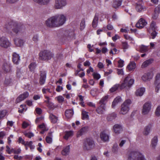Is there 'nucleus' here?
Wrapping results in <instances>:
<instances>
[{
  "mask_svg": "<svg viewBox=\"0 0 160 160\" xmlns=\"http://www.w3.org/2000/svg\"><path fill=\"white\" fill-rule=\"evenodd\" d=\"M24 135L25 136L28 137L29 138H31L32 137L34 136V134L32 132H26L24 133Z\"/></svg>",
  "mask_w": 160,
  "mask_h": 160,
  "instance_id": "nucleus-48",
  "label": "nucleus"
},
{
  "mask_svg": "<svg viewBox=\"0 0 160 160\" xmlns=\"http://www.w3.org/2000/svg\"><path fill=\"white\" fill-rule=\"evenodd\" d=\"M24 72L21 69H18L17 71V77L20 78L23 75Z\"/></svg>",
  "mask_w": 160,
  "mask_h": 160,
  "instance_id": "nucleus-43",
  "label": "nucleus"
},
{
  "mask_svg": "<svg viewBox=\"0 0 160 160\" xmlns=\"http://www.w3.org/2000/svg\"><path fill=\"white\" fill-rule=\"evenodd\" d=\"M116 117V115L114 113H112L108 115L107 117V119L108 121H112L115 119Z\"/></svg>",
  "mask_w": 160,
  "mask_h": 160,
  "instance_id": "nucleus-36",
  "label": "nucleus"
},
{
  "mask_svg": "<svg viewBox=\"0 0 160 160\" xmlns=\"http://www.w3.org/2000/svg\"><path fill=\"white\" fill-rule=\"evenodd\" d=\"M120 86L119 84H116L114 85L110 89V91L111 92H113L116 91L119 87L120 88Z\"/></svg>",
  "mask_w": 160,
  "mask_h": 160,
  "instance_id": "nucleus-40",
  "label": "nucleus"
},
{
  "mask_svg": "<svg viewBox=\"0 0 160 160\" xmlns=\"http://www.w3.org/2000/svg\"><path fill=\"white\" fill-rule=\"evenodd\" d=\"M128 160H140V153L139 152H132L128 155Z\"/></svg>",
  "mask_w": 160,
  "mask_h": 160,
  "instance_id": "nucleus-8",
  "label": "nucleus"
},
{
  "mask_svg": "<svg viewBox=\"0 0 160 160\" xmlns=\"http://www.w3.org/2000/svg\"><path fill=\"white\" fill-rule=\"evenodd\" d=\"M153 32L151 33V36L152 39H154L156 36L157 34V33L156 31H152Z\"/></svg>",
  "mask_w": 160,
  "mask_h": 160,
  "instance_id": "nucleus-55",
  "label": "nucleus"
},
{
  "mask_svg": "<svg viewBox=\"0 0 160 160\" xmlns=\"http://www.w3.org/2000/svg\"><path fill=\"white\" fill-rule=\"evenodd\" d=\"M85 21L84 20H82L80 24V29L81 30H82L85 28Z\"/></svg>",
  "mask_w": 160,
  "mask_h": 160,
  "instance_id": "nucleus-49",
  "label": "nucleus"
},
{
  "mask_svg": "<svg viewBox=\"0 0 160 160\" xmlns=\"http://www.w3.org/2000/svg\"><path fill=\"white\" fill-rule=\"evenodd\" d=\"M46 26L49 27L53 28L58 27L57 22V17L56 16L48 18L46 21Z\"/></svg>",
  "mask_w": 160,
  "mask_h": 160,
  "instance_id": "nucleus-5",
  "label": "nucleus"
},
{
  "mask_svg": "<svg viewBox=\"0 0 160 160\" xmlns=\"http://www.w3.org/2000/svg\"><path fill=\"white\" fill-rule=\"evenodd\" d=\"M150 28L152 31L157 30L158 27L156 26V22L154 21H152L151 24Z\"/></svg>",
  "mask_w": 160,
  "mask_h": 160,
  "instance_id": "nucleus-38",
  "label": "nucleus"
},
{
  "mask_svg": "<svg viewBox=\"0 0 160 160\" xmlns=\"http://www.w3.org/2000/svg\"><path fill=\"white\" fill-rule=\"evenodd\" d=\"M151 108V103L150 102L145 103L143 106V108L142 110V113L144 115L147 114Z\"/></svg>",
  "mask_w": 160,
  "mask_h": 160,
  "instance_id": "nucleus-11",
  "label": "nucleus"
},
{
  "mask_svg": "<svg viewBox=\"0 0 160 160\" xmlns=\"http://www.w3.org/2000/svg\"><path fill=\"white\" fill-rule=\"evenodd\" d=\"M158 142V138L155 136L151 140V147L152 149H154L157 146Z\"/></svg>",
  "mask_w": 160,
  "mask_h": 160,
  "instance_id": "nucleus-24",
  "label": "nucleus"
},
{
  "mask_svg": "<svg viewBox=\"0 0 160 160\" xmlns=\"http://www.w3.org/2000/svg\"><path fill=\"white\" fill-rule=\"evenodd\" d=\"M49 118L51 122L53 123H56L58 121V117L52 114H50L49 115Z\"/></svg>",
  "mask_w": 160,
  "mask_h": 160,
  "instance_id": "nucleus-34",
  "label": "nucleus"
},
{
  "mask_svg": "<svg viewBox=\"0 0 160 160\" xmlns=\"http://www.w3.org/2000/svg\"><path fill=\"white\" fill-rule=\"evenodd\" d=\"M105 110V105L104 104H101L97 109L96 111L99 114H102Z\"/></svg>",
  "mask_w": 160,
  "mask_h": 160,
  "instance_id": "nucleus-29",
  "label": "nucleus"
},
{
  "mask_svg": "<svg viewBox=\"0 0 160 160\" xmlns=\"http://www.w3.org/2000/svg\"><path fill=\"white\" fill-rule=\"evenodd\" d=\"M93 75L94 78L96 79H98L100 78V76L99 74L94 72L93 74Z\"/></svg>",
  "mask_w": 160,
  "mask_h": 160,
  "instance_id": "nucleus-54",
  "label": "nucleus"
},
{
  "mask_svg": "<svg viewBox=\"0 0 160 160\" xmlns=\"http://www.w3.org/2000/svg\"><path fill=\"white\" fill-rule=\"evenodd\" d=\"M15 25H14L13 26L12 30L14 33L17 34L21 30L22 26L16 22H15Z\"/></svg>",
  "mask_w": 160,
  "mask_h": 160,
  "instance_id": "nucleus-15",
  "label": "nucleus"
},
{
  "mask_svg": "<svg viewBox=\"0 0 160 160\" xmlns=\"http://www.w3.org/2000/svg\"><path fill=\"white\" fill-rule=\"evenodd\" d=\"M19 143H21L26 146V142L21 137H19L18 139Z\"/></svg>",
  "mask_w": 160,
  "mask_h": 160,
  "instance_id": "nucleus-53",
  "label": "nucleus"
},
{
  "mask_svg": "<svg viewBox=\"0 0 160 160\" xmlns=\"http://www.w3.org/2000/svg\"><path fill=\"white\" fill-rule=\"evenodd\" d=\"M108 98V95L105 96L103 97L100 100L99 103L101 104H104L105 105V102L107 101Z\"/></svg>",
  "mask_w": 160,
  "mask_h": 160,
  "instance_id": "nucleus-41",
  "label": "nucleus"
},
{
  "mask_svg": "<svg viewBox=\"0 0 160 160\" xmlns=\"http://www.w3.org/2000/svg\"><path fill=\"white\" fill-rule=\"evenodd\" d=\"M100 137L103 142H108L109 140V135L106 131H103L100 134Z\"/></svg>",
  "mask_w": 160,
  "mask_h": 160,
  "instance_id": "nucleus-13",
  "label": "nucleus"
},
{
  "mask_svg": "<svg viewBox=\"0 0 160 160\" xmlns=\"http://www.w3.org/2000/svg\"><path fill=\"white\" fill-rule=\"evenodd\" d=\"M136 68V63L134 62H131L128 65L127 68L129 71L133 70Z\"/></svg>",
  "mask_w": 160,
  "mask_h": 160,
  "instance_id": "nucleus-27",
  "label": "nucleus"
},
{
  "mask_svg": "<svg viewBox=\"0 0 160 160\" xmlns=\"http://www.w3.org/2000/svg\"><path fill=\"white\" fill-rule=\"evenodd\" d=\"M15 44L18 47H22L24 44V42L22 39L16 38L14 39Z\"/></svg>",
  "mask_w": 160,
  "mask_h": 160,
  "instance_id": "nucleus-22",
  "label": "nucleus"
},
{
  "mask_svg": "<svg viewBox=\"0 0 160 160\" xmlns=\"http://www.w3.org/2000/svg\"><path fill=\"white\" fill-rule=\"evenodd\" d=\"M6 113L7 112L6 110H3L0 111V120L2 119L6 116Z\"/></svg>",
  "mask_w": 160,
  "mask_h": 160,
  "instance_id": "nucleus-45",
  "label": "nucleus"
},
{
  "mask_svg": "<svg viewBox=\"0 0 160 160\" xmlns=\"http://www.w3.org/2000/svg\"><path fill=\"white\" fill-rule=\"evenodd\" d=\"M131 103L132 101L130 99L126 100L121 105L120 113L122 114L127 113L129 110V106Z\"/></svg>",
  "mask_w": 160,
  "mask_h": 160,
  "instance_id": "nucleus-4",
  "label": "nucleus"
},
{
  "mask_svg": "<svg viewBox=\"0 0 160 160\" xmlns=\"http://www.w3.org/2000/svg\"><path fill=\"white\" fill-rule=\"evenodd\" d=\"M14 81V78L13 76L7 77L5 79L4 84L6 86L11 85L13 83Z\"/></svg>",
  "mask_w": 160,
  "mask_h": 160,
  "instance_id": "nucleus-14",
  "label": "nucleus"
},
{
  "mask_svg": "<svg viewBox=\"0 0 160 160\" xmlns=\"http://www.w3.org/2000/svg\"><path fill=\"white\" fill-rule=\"evenodd\" d=\"M145 74L147 75L148 80H150L152 78L153 74L152 72H148L147 73Z\"/></svg>",
  "mask_w": 160,
  "mask_h": 160,
  "instance_id": "nucleus-50",
  "label": "nucleus"
},
{
  "mask_svg": "<svg viewBox=\"0 0 160 160\" xmlns=\"http://www.w3.org/2000/svg\"><path fill=\"white\" fill-rule=\"evenodd\" d=\"M117 73L118 75H123L124 74V72L122 69H117Z\"/></svg>",
  "mask_w": 160,
  "mask_h": 160,
  "instance_id": "nucleus-58",
  "label": "nucleus"
},
{
  "mask_svg": "<svg viewBox=\"0 0 160 160\" xmlns=\"http://www.w3.org/2000/svg\"><path fill=\"white\" fill-rule=\"evenodd\" d=\"M147 24V22L144 19L141 18V29L144 28Z\"/></svg>",
  "mask_w": 160,
  "mask_h": 160,
  "instance_id": "nucleus-42",
  "label": "nucleus"
},
{
  "mask_svg": "<svg viewBox=\"0 0 160 160\" xmlns=\"http://www.w3.org/2000/svg\"><path fill=\"white\" fill-rule=\"evenodd\" d=\"M24 105H20V107L22 108L21 109H19L18 110V112L20 113H22L24 111H26V109L23 108Z\"/></svg>",
  "mask_w": 160,
  "mask_h": 160,
  "instance_id": "nucleus-59",
  "label": "nucleus"
},
{
  "mask_svg": "<svg viewBox=\"0 0 160 160\" xmlns=\"http://www.w3.org/2000/svg\"><path fill=\"white\" fill-rule=\"evenodd\" d=\"M118 67L119 68H122L123 66L124 62L122 60H120L118 61Z\"/></svg>",
  "mask_w": 160,
  "mask_h": 160,
  "instance_id": "nucleus-57",
  "label": "nucleus"
},
{
  "mask_svg": "<svg viewBox=\"0 0 160 160\" xmlns=\"http://www.w3.org/2000/svg\"><path fill=\"white\" fill-rule=\"evenodd\" d=\"M33 40L35 42H37L38 40V36L36 35L33 36L32 38Z\"/></svg>",
  "mask_w": 160,
  "mask_h": 160,
  "instance_id": "nucleus-61",
  "label": "nucleus"
},
{
  "mask_svg": "<svg viewBox=\"0 0 160 160\" xmlns=\"http://www.w3.org/2000/svg\"><path fill=\"white\" fill-rule=\"evenodd\" d=\"M67 4L66 0H55L54 7L56 9H60Z\"/></svg>",
  "mask_w": 160,
  "mask_h": 160,
  "instance_id": "nucleus-9",
  "label": "nucleus"
},
{
  "mask_svg": "<svg viewBox=\"0 0 160 160\" xmlns=\"http://www.w3.org/2000/svg\"><path fill=\"white\" fill-rule=\"evenodd\" d=\"M118 147L117 144H114L112 147V151L114 153L117 152L118 150Z\"/></svg>",
  "mask_w": 160,
  "mask_h": 160,
  "instance_id": "nucleus-44",
  "label": "nucleus"
},
{
  "mask_svg": "<svg viewBox=\"0 0 160 160\" xmlns=\"http://www.w3.org/2000/svg\"><path fill=\"white\" fill-rule=\"evenodd\" d=\"M57 17V22L58 27L63 25L66 20V16L63 14H61L55 15Z\"/></svg>",
  "mask_w": 160,
  "mask_h": 160,
  "instance_id": "nucleus-6",
  "label": "nucleus"
},
{
  "mask_svg": "<svg viewBox=\"0 0 160 160\" xmlns=\"http://www.w3.org/2000/svg\"><path fill=\"white\" fill-rule=\"evenodd\" d=\"M151 126L150 125H149L146 126L143 132V134L145 135H147L150 133L151 129Z\"/></svg>",
  "mask_w": 160,
  "mask_h": 160,
  "instance_id": "nucleus-31",
  "label": "nucleus"
},
{
  "mask_svg": "<svg viewBox=\"0 0 160 160\" xmlns=\"http://www.w3.org/2000/svg\"><path fill=\"white\" fill-rule=\"evenodd\" d=\"M134 80L129 76L126 77L124 81L120 85V89H122L125 88L129 89L134 83Z\"/></svg>",
  "mask_w": 160,
  "mask_h": 160,
  "instance_id": "nucleus-3",
  "label": "nucleus"
},
{
  "mask_svg": "<svg viewBox=\"0 0 160 160\" xmlns=\"http://www.w3.org/2000/svg\"><path fill=\"white\" fill-rule=\"evenodd\" d=\"M122 45L123 48L124 50L128 49L129 47V45L126 42H122Z\"/></svg>",
  "mask_w": 160,
  "mask_h": 160,
  "instance_id": "nucleus-47",
  "label": "nucleus"
},
{
  "mask_svg": "<svg viewBox=\"0 0 160 160\" xmlns=\"http://www.w3.org/2000/svg\"><path fill=\"white\" fill-rule=\"evenodd\" d=\"M4 72L5 73L11 71V67L9 63L4 62L2 67Z\"/></svg>",
  "mask_w": 160,
  "mask_h": 160,
  "instance_id": "nucleus-17",
  "label": "nucleus"
},
{
  "mask_svg": "<svg viewBox=\"0 0 160 160\" xmlns=\"http://www.w3.org/2000/svg\"><path fill=\"white\" fill-rule=\"evenodd\" d=\"M148 50V47L147 46L142 45L141 46V52H144L147 51Z\"/></svg>",
  "mask_w": 160,
  "mask_h": 160,
  "instance_id": "nucleus-46",
  "label": "nucleus"
},
{
  "mask_svg": "<svg viewBox=\"0 0 160 160\" xmlns=\"http://www.w3.org/2000/svg\"><path fill=\"white\" fill-rule=\"evenodd\" d=\"M73 111L72 109L67 110L65 111V115L68 118H71L73 114Z\"/></svg>",
  "mask_w": 160,
  "mask_h": 160,
  "instance_id": "nucleus-28",
  "label": "nucleus"
},
{
  "mask_svg": "<svg viewBox=\"0 0 160 160\" xmlns=\"http://www.w3.org/2000/svg\"><path fill=\"white\" fill-rule=\"evenodd\" d=\"M153 61L152 59H149L145 61L142 64L141 67L142 68H145L147 67L151 63H152Z\"/></svg>",
  "mask_w": 160,
  "mask_h": 160,
  "instance_id": "nucleus-30",
  "label": "nucleus"
},
{
  "mask_svg": "<svg viewBox=\"0 0 160 160\" xmlns=\"http://www.w3.org/2000/svg\"><path fill=\"white\" fill-rule=\"evenodd\" d=\"M54 56V54L48 50L41 51L39 53V58L42 60H46L51 59Z\"/></svg>",
  "mask_w": 160,
  "mask_h": 160,
  "instance_id": "nucleus-1",
  "label": "nucleus"
},
{
  "mask_svg": "<svg viewBox=\"0 0 160 160\" xmlns=\"http://www.w3.org/2000/svg\"><path fill=\"white\" fill-rule=\"evenodd\" d=\"M59 103L62 102L64 101V98L61 96H59L57 97Z\"/></svg>",
  "mask_w": 160,
  "mask_h": 160,
  "instance_id": "nucleus-56",
  "label": "nucleus"
},
{
  "mask_svg": "<svg viewBox=\"0 0 160 160\" xmlns=\"http://www.w3.org/2000/svg\"><path fill=\"white\" fill-rule=\"evenodd\" d=\"M121 101V97L120 96H118L114 99L113 100V103H114L115 102L118 103V102H120Z\"/></svg>",
  "mask_w": 160,
  "mask_h": 160,
  "instance_id": "nucleus-52",
  "label": "nucleus"
},
{
  "mask_svg": "<svg viewBox=\"0 0 160 160\" xmlns=\"http://www.w3.org/2000/svg\"><path fill=\"white\" fill-rule=\"evenodd\" d=\"M62 87L60 86H58L56 88V91L58 92H60L62 90Z\"/></svg>",
  "mask_w": 160,
  "mask_h": 160,
  "instance_id": "nucleus-64",
  "label": "nucleus"
},
{
  "mask_svg": "<svg viewBox=\"0 0 160 160\" xmlns=\"http://www.w3.org/2000/svg\"><path fill=\"white\" fill-rule=\"evenodd\" d=\"M155 114L158 116H160V106L157 107L155 111Z\"/></svg>",
  "mask_w": 160,
  "mask_h": 160,
  "instance_id": "nucleus-51",
  "label": "nucleus"
},
{
  "mask_svg": "<svg viewBox=\"0 0 160 160\" xmlns=\"http://www.w3.org/2000/svg\"><path fill=\"white\" fill-rule=\"evenodd\" d=\"M11 43L8 38L4 37L0 38V46L7 48L11 46Z\"/></svg>",
  "mask_w": 160,
  "mask_h": 160,
  "instance_id": "nucleus-7",
  "label": "nucleus"
},
{
  "mask_svg": "<svg viewBox=\"0 0 160 160\" xmlns=\"http://www.w3.org/2000/svg\"><path fill=\"white\" fill-rule=\"evenodd\" d=\"M73 135V132L72 131H70L68 132H65V135L64 137V138L67 140L68 138L72 136Z\"/></svg>",
  "mask_w": 160,
  "mask_h": 160,
  "instance_id": "nucleus-37",
  "label": "nucleus"
},
{
  "mask_svg": "<svg viewBox=\"0 0 160 160\" xmlns=\"http://www.w3.org/2000/svg\"><path fill=\"white\" fill-rule=\"evenodd\" d=\"M35 2L40 5H45L49 3L50 0H32Z\"/></svg>",
  "mask_w": 160,
  "mask_h": 160,
  "instance_id": "nucleus-23",
  "label": "nucleus"
},
{
  "mask_svg": "<svg viewBox=\"0 0 160 160\" xmlns=\"http://www.w3.org/2000/svg\"><path fill=\"white\" fill-rule=\"evenodd\" d=\"M42 92L43 93H46L48 92H50V89L49 88H43L42 89Z\"/></svg>",
  "mask_w": 160,
  "mask_h": 160,
  "instance_id": "nucleus-60",
  "label": "nucleus"
},
{
  "mask_svg": "<svg viewBox=\"0 0 160 160\" xmlns=\"http://www.w3.org/2000/svg\"><path fill=\"white\" fill-rule=\"evenodd\" d=\"M114 132L116 134H119L122 131V128L121 126L119 124H115L113 126Z\"/></svg>",
  "mask_w": 160,
  "mask_h": 160,
  "instance_id": "nucleus-21",
  "label": "nucleus"
},
{
  "mask_svg": "<svg viewBox=\"0 0 160 160\" xmlns=\"http://www.w3.org/2000/svg\"><path fill=\"white\" fill-rule=\"evenodd\" d=\"M122 0H114L112 4L113 7L117 8L120 7L122 4Z\"/></svg>",
  "mask_w": 160,
  "mask_h": 160,
  "instance_id": "nucleus-26",
  "label": "nucleus"
},
{
  "mask_svg": "<svg viewBox=\"0 0 160 160\" xmlns=\"http://www.w3.org/2000/svg\"><path fill=\"white\" fill-rule=\"evenodd\" d=\"M29 95V93L27 92H26L23 93V94H21L17 98L16 102L19 103L22 101L26 98H27Z\"/></svg>",
  "mask_w": 160,
  "mask_h": 160,
  "instance_id": "nucleus-16",
  "label": "nucleus"
},
{
  "mask_svg": "<svg viewBox=\"0 0 160 160\" xmlns=\"http://www.w3.org/2000/svg\"><path fill=\"white\" fill-rule=\"evenodd\" d=\"M70 151V145H67L63 148L61 151V154L63 156H67L69 155Z\"/></svg>",
  "mask_w": 160,
  "mask_h": 160,
  "instance_id": "nucleus-20",
  "label": "nucleus"
},
{
  "mask_svg": "<svg viewBox=\"0 0 160 160\" xmlns=\"http://www.w3.org/2000/svg\"><path fill=\"white\" fill-rule=\"evenodd\" d=\"M52 132H49L48 134V136H47L46 138V140L47 143H51L52 142Z\"/></svg>",
  "mask_w": 160,
  "mask_h": 160,
  "instance_id": "nucleus-35",
  "label": "nucleus"
},
{
  "mask_svg": "<svg viewBox=\"0 0 160 160\" xmlns=\"http://www.w3.org/2000/svg\"><path fill=\"white\" fill-rule=\"evenodd\" d=\"M154 85L155 87L156 91L158 92L160 89V74L157 73L155 77Z\"/></svg>",
  "mask_w": 160,
  "mask_h": 160,
  "instance_id": "nucleus-10",
  "label": "nucleus"
},
{
  "mask_svg": "<svg viewBox=\"0 0 160 160\" xmlns=\"http://www.w3.org/2000/svg\"><path fill=\"white\" fill-rule=\"evenodd\" d=\"M40 76L39 83L41 85H42L44 84L45 82L46 72L44 70L41 71H40Z\"/></svg>",
  "mask_w": 160,
  "mask_h": 160,
  "instance_id": "nucleus-12",
  "label": "nucleus"
},
{
  "mask_svg": "<svg viewBox=\"0 0 160 160\" xmlns=\"http://www.w3.org/2000/svg\"><path fill=\"white\" fill-rule=\"evenodd\" d=\"M36 65L35 62L31 63L28 66L30 71L31 72L33 71L36 68Z\"/></svg>",
  "mask_w": 160,
  "mask_h": 160,
  "instance_id": "nucleus-39",
  "label": "nucleus"
},
{
  "mask_svg": "<svg viewBox=\"0 0 160 160\" xmlns=\"http://www.w3.org/2000/svg\"><path fill=\"white\" fill-rule=\"evenodd\" d=\"M15 22L13 21H10L7 22L4 26V28H5L7 31H8L11 28H12L14 25H16Z\"/></svg>",
  "mask_w": 160,
  "mask_h": 160,
  "instance_id": "nucleus-18",
  "label": "nucleus"
},
{
  "mask_svg": "<svg viewBox=\"0 0 160 160\" xmlns=\"http://www.w3.org/2000/svg\"><path fill=\"white\" fill-rule=\"evenodd\" d=\"M12 59L13 63L16 64H18L20 60L19 55L15 52L13 53Z\"/></svg>",
  "mask_w": 160,
  "mask_h": 160,
  "instance_id": "nucleus-19",
  "label": "nucleus"
},
{
  "mask_svg": "<svg viewBox=\"0 0 160 160\" xmlns=\"http://www.w3.org/2000/svg\"><path fill=\"white\" fill-rule=\"evenodd\" d=\"M98 14H96L94 16V19L92 22V25L93 28H96L98 23Z\"/></svg>",
  "mask_w": 160,
  "mask_h": 160,
  "instance_id": "nucleus-32",
  "label": "nucleus"
},
{
  "mask_svg": "<svg viewBox=\"0 0 160 160\" xmlns=\"http://www.w3.org/2000/svg\"><path fill=\"white\" fill-rule=\"evenodd\" d=\"M43 119V117H41L39 118H36L35 122L36 123L38 122H40V121H42Z\"/></svg>",
  "mask_w": 160,
  "mask_h": 160,
  "instance_id": "nucleus-63",
  "label": "nucleus"
},
{
  "mask_svg": "<svg viewBox=\"0 0 160 160\" xmlns=\"http://www.w3.org/2000/svg\"><path fill=\"white\" fill-rule=\"evenodd\" d=\"M95 147L94 141L91 138L86 139L84 143L83 148L85 150H90L94 149Z\"/></svg>",
  "mask_w": 160,
  "mask_h": 160,
  "instance_id": "nucleus-2",
  "label": "nucleus"
},
{
  "mask_svg": "<svg viewBox=\"0 0 160 160\" xmlns=\"http://www.w3.org/2000/svg\"><path fill=\"white\" fill-rule=\"evenodd\" d=\"M88 127H85L82 128L77 133L78 137H79L85 134L88 130Z\"/></svg>",
  "mask_w": 160,
  "mask_h": 160,
  "instance_id": "nucleus-25",
  "label": "nucleus"
},
{
  "mask_svg": "<svg viewBox=\"0 0 160 160\" xmlns=\"http://www.w3.org/2000/svg\"><path fill=\"white\" fill-rule=\"evenodd\" d=\"M88 112L82 110V118L83 120H88L89 117L88 114Z\"/></svg>",
  "mask_w": 160,
  "mask_h": 160,
  "instance_id": "nucleus-33",
  "label": "nucleus"
},
{
  "mask_svg": "<svg viewBox=\"0 0 160 160\" xmlns=\"http://www.w3.org/2000/svg\"><path fill=\"white\" fill-rule=\"evenodd\" d=\"M36 111L37 114H40L42 112V109L39 108H37L36 109Z\"/></svg>",
  "mask_w": 160,
  "mask_h": 160,
  "instance_id": "nucleus-62",
  "label": "nucleus"
}]
</instances>
